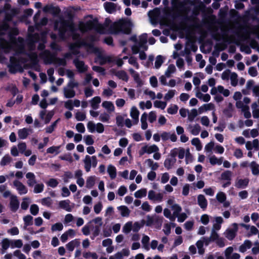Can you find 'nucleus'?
Segmentation results:
<instances>
[{"label":"nucleus","mask_w":259,"mask_h":259,"mask_svg":"<svg viewBox=\"0 0 259 259\" xmlns=\"http://www.w3.org/2000/svg\"><path fill=\"white\" fill-rule=\"evenodd\" d=\"M80 245L79 239H75L69 242L66 244V248L69 251H72L75 247H78Z\"/></svg>","instance_id":"2f4dec72"},{"label":"nucleus","mask_w":259,"mask_h":259,"mask_svg":"<svg viewBox=\"0 0 259 259\" xmlns=\"http://www.w3.org/2000/svg\"><path fill=\"white\" fill-rule=\"evenodd\" d=\"M10 209L13 212L16 211L19 207V201L16 196H11L10 202Z\"/></svg>","instance_id":"6ab92c4d"},{"label":"nucleus","mask_w":259,"mask_h":259,"mask_svg":"<svg viewBox=\"0 0 259 259\" xmlns=\"http://www.w3.org/2000/svg\"><path fill=\"white\" fill-rule=\"evenodd\" d=\"M59 206L66 211L70 212L72 210L73 207L70 205V201L68 200H62L59 203Z\"/></svg>","instance_id":"7c9ffc66"},{"label":"nucleus","mask_w":259,"mask_h":259,"mask_svg":"<svg viewBox=\"0 0 259 259\" xmlns=\"http://www.w3.org/2000/svg\"><path fill=\"white\" fill-rule=\"evenodd\" d=\"M163 215L165 217L168 219L169 220L174 221H175V216L171 214L170 210L167 208H164L163 210Z\"/></svg>","instance_id":"338daca9"},{"label":"nucleus","mask_w":259,"mask_h":259,"mask_svg":"<svg viewBox=\"0 0 259 259\" xmlns=\"http://www.w3.org/2000/svg\"><path fill=\"white\" fill-rule=\"evenodd\" d=\"M187 129L192 135L197 136L200 132L201 127L197 123L189 124L188 125Z\"/></svg>","instance_id":"a211bd4d"},{"label":"nucleus","mask_w":259,"mask_h":259,"mask_svg":"<svg viewBox=\"0 0 259 259\" xmlns=\"http://www.w3.org/2000/svg\"><path fill=\"white\" fill-rule=\"evenodd\" d=\"M171 5L172 9L174 11L179 14L182 13L184 5L183 2H181L180 0H178L177 1L172 2Z\"/></svg>","instance_id":"bb28decb"},{"label":"nucleus","mask_w":259,"mask_h":259,"mask_svg":"<svg viewBox=\"0 0 259 259\" xmlns=\"http://www.w3.org/2000/svg\"><path fill=\"white\" fill-rule=\"evenodd\" d=\"M12 161V158L8 154L5 155L1 159L0 164L5 166L10 164Z\"/></svg>","instance_id":"5fc2aeb1"},{"label":"nucleus","mask_w":259,"mask_h":259,"mask_svg":"<svg viewBox=\"0 0 259 259\" xmlns=\"http://www.w3.org/2000/svg\"><path fill=\"white\" fill-rule=\"evenodd\" d=\"M216 199L221 203L223 204L224 207H228L230 205V202L226 200V194L223 192H219L216 195Z\"/></svg>","instance_id":"dca6fc26"},{"label":"nucleus","mask_w":259,"mask_h":259,"mask_svg":"<svg viewBox=\"0 0 259 259\" xmlns=\"http://www.w3.org/2000/svg\"><path fill=\"white\" fill-rule=\"evenodd\" d=\"M231 84L233 87H236L238 84V75L235 72H231L230 75Z\"/></svg>","instance_id":"3c124183"},{"label":"nucleus","mask_w":259,"mask_h":259,"mask_svg":"<svg viewBox=\"0 0 259 259\" xmlns=\"http://www.w3.org/2000/svg\"><path fill=\"white\" fill-rule=\"evenodd\" d=\"M163 218L162 217H159L158 216L150 217L149 215L147 217L146 225L148 226H151L154 222L157 223L158 226V229H160L161 225L162 223Z\"/></svg>","instance_id":"4468645a"},{"label":"nucleus","mask_w":259,"mask_h":259,"mask_svg":"<svg viewBox=\"0 0 259 259\" xmlns=\"http://www.w3.org/2000/svg\"><path fill=\"white\" fill-rule=\"evenodd\" d=\"M148 198L154 202H161L163 199V194L157 193L155 191L151 190L148 192Z\"/></svg>","instance_id":"f8f14e48"},{"label":"nucleus","mask_w":259,"mask_h":259,"mask_svg":"<svg viewBox=\"0 0 259 259\" xmlns=\"http://www.w3.org/2000/svg\"><path fill=\"white\" fill-rule=\"evenodd\" d=\"M10 245L11 248H20L23 246V241L21 239H10Z\"/></svg>","instance_id":"37998d69"},{"label":"nucleus","mask_w":259,"mask_h":259,"mask_svg":"<svg viewBox=\"0 0 259 259\" xmlns=\"http://www.w3.org/2000/svg\"><path fill=\"white\" fill-rule=\"evenodd\" d=\"M233 175L232 172L230 170H226L221 174V179L223 180L231 181L232 176Z\"/></svg>","instance_id":"052dcab7"},{"label":"nucleus","mask_w":259,"mask_h":259,"mask_svg":"<svg viewBox=\"0 0 259 259\" xmlns=\"http://www.w3.org/2000/svg\"><path fill=\"white\" fill-rule=\"evenodd\" d=\"M139 105L141 109L144 110L145 108L148 109H151L152 104L150 101H147L145 102L144 101L140 102Z\"/></svg>","instance_id":"6e6d98bb"},{"label":"nucleus","mask_w":259,"mask_h":259,"mask_svg":"<svg viewBox=\"0 0 259 259\" xmlns=\"http://www.w3.org/2000/svg\"><path fill=\"white\" fill-rule=\"evenodd\" d=\"M73 62L78 72L83 73L88 70V66L85 65L82 61L76 59L74 60Z\"/></svg>","instance_id":"f3484780"},{"label":"nucleus","mask_w":259,"mask_h":259,"mask_svg":"<svg viewBox=\"0 0 259 259\" xmlns=\"http://www.w3.org/2000/svg\"><path fill=\"white\" fill-rule=\"evenodd\" d=\"M84 164V168L87 172H89L92 166L95 167L97 165V159L96 156H90L86 155L83 160Z\"/></svg>","instance_id":"0eeeda50"},{"label":"nucleus","mask_w":259,"mask_h":259,"mask_svg":"<svg viewBox=\"0 0 259 259\" xmlns=\"http://www.w3.org/2000/svg\"><path fill=\"white\" fill-rule=\"evenodd\" d=\"M147 194V189L145 188H143L137 191L134 193V196L136 198H140L146 196Z\"/></svg>","instance_id":"bf43d9fd"},{"label":"nucleus","mask_w":259,"mask_h":259,"mask_svg":"<svg viewBox=\"0 0 259 259\" xmlns=\"http://www.w3.org/2000/svg\"><path fill=\"white\" fill-rule=\"evenodd\" d=\"M191 144L196 147V150L198 151H200L202 148L201 142L198 138H193L191 140Z\"/></svg>","instance_id":"864d4df0"},{"label":"nucleus","mask_w":259,"mask_h":259,"mask_svg":"<svg viewBox=\"0 0 259 259\" xmlns=\"http://www.w3.org/2000/svg\"><path fill=\"white\" fill-rule=\"evenodd\" d=\"M179 107L177 105L171 104L167 109V112L170 114H175L177 113Z\"/></svg>","instance_id":"69168bd1"},{"label":"nucleus","mask_w":259,"mask_h":259,"mask_svg":"<svg viewBox=\"0 0 259 259\" xmlns=\"http://www.w3.org/2000/svg\"><path fill=\"white\" fill-rule=\"evenodd\" d=\"M252 245V242L249 240H245L243 243L241 244L239 248V251L240 252L244 253L247 249H250Z\"/></svg>","instance_id":"473e14b6"},{"label":"nucleus","mask_w":259,"mask_h":259,"mask_svg":"<svg viewBox=\"0 0 259 259\" xmlns=\"http://www.w3.org/2000/svg\"><path fill=\"white\" fill-rule=\"evenodd\" d=\"M130 73L132 74L134 80L137 83L138 87H141L143 84V81L140 78L139 75L138 73L134 70V69L131 68L129 69Z\"/></svg>","instance_id":"c756f323"},{"label":"nucleus","mask_w":259,"mask_h":259,"mask_svg":"<svg viewBox=\"0 0 259 259\" xmlns=\"http://www.w3.org/2000/svg\"><path fill=\"white\" fill-rule=\"evenodd\" d=\"M198 115V112L196 109L193 108L189 110L188 114V120L189 121H193L195 118Z\"/></svg>","instance_id":"a18cd8bd"},{"label":"nucleus","mask_w":259,"mask_h":259,"mask_svg":"<svg viewBox=\"0 0 259 259\" xmlns=\"http://www.w3.org/2000/svg\"><path fill=\"white\" fill-rule=\"evenodd\" d=\"M39 39V36L38 34H35L34 35L29 34V48L30 50L32 49L34 43Z\"/></svg>","instance_id":"58836bf2"},{"label":"nucleus","mask_w":259,"mask_h":259,"mask_svg":"<svg viewBox=\"0 0 259 259\" xmlns=\"http://www.w3.org/2000/svg\"><path fill=\"white\" fill-rule=\"evenodd\" d=\"M232 226V228H228L224 233L225 237L229 240H232L235 237L238 230L237 224L233 223Z\"/></svg>","instance_id":"9b49d317"},{"label":"nucleus","mask_w":259,"mask_h":259,"mask_svg":"<svg viewBox=\"0 0 259 259\" xmlns=\"http://www.w3.org/2000/svg\"><path fill=\"white\" fill-rule=\"evenodd\" d=\"M107 170L110 178L111 179H114L116 177V167L111 164H109L107 167Z\"/></svg>","instance_id":"a19ab883"},{"label":"nucleus","mask_w":259,"mask_h":259,"mask_svg":"<svg viewBox=\"0 0 259 259\" xmlns=\"http://www.w3.org/2000/svg\"><path fill=\"white\" fill-rule=\"evenodd\" d=\"M102 106L109 112H112L115 110L113 104L110 101H104L102 104Z\"/></svg>","instance_id":"79ce46f5"},{"label":"nucleus","mask_w":259,"mask_h":259,"mask_svg":"<svg viewBox=\"0 0 259 259\" xmlns=\"http://www.w3.org/2000/svg\"><path fill=\"white\" fill-rule=\"evenodd\" d=\"M13 185L20 195L26 194L28 192L26 186L18 180H15L13 182Z\"/></svg>","instance_id":"ddd939ff"},{"label":"nucleus","mask_w":259,"mask_h":259,"mask_svg":"<svg viewBox=\"0 0 259 259\" xmlns=\"http://www.w3.org/2000/svg\"><path fill=\"white\" fill-rule=\"evenodd\" d=\"M252 174L254 176L259 175V164L255 161H252L249 163Z\"/></svg>","instance_id":"c9c22d12"},{"label":"nucleus","mask_w":259,"mask_h":259,"mask_svg":"<svg viewBox=\"0 0 259 259\" xmlns=\"http://www.w3.org/2000/svg\"><path fill=\"white\" fill-rule=\"evenodd\" d=\"M147 116L146 113H144L141 116V128L144 130H146L148 127V123L147 122Z\"/></svg>","instance_id":"09e8293b"},{"label":"nucleus","mask_w":259,"mask_h":259,"mask_svg":"<svg viewBox=\"0 0 259 259\" xmlns=\"http://www.w3.org/2000/svg\"><path fill=\"white\" fill-rule=\"evenodd\" d=\"M176 70V68L175 65L170 64L168 66L167 69L165 71L164 74L167 77H169L171 76V74L175 72Z\"/></svg>","instance_id":"4d7b16f0"},{"label":"nucleus","mask_w":259,"mask_h":259,"mask_svg":"<svg viewBox=\"0 0 259 259\" xmlns=\"http://www.w3.org/2000/svg\"><path fill=\"white\" fill-rule=\"evenodd\" d=\"M165 59V58L161 55H158L156 56L154 63V67L156 69H159L163 63Z\"/></svg>","instance_id":"c03bdc74"},{"label":"nucleus","mask_w":259,"mask_h":259,"mask_svg":"<svg viewBox=\"0 0 259 259\" xmlns=\"http://www.w3.org/2000/svg\"><path fill=\"white\" fill-rule=\"evenodd\" d=\"M83 256L85 258L98 259V256L96 252H85L83 253Z\"/></svg>","instance_id":"774afa93"},{"label":"nucleus","mask_w":259,"mask_h":259,"mask_svg":"<svg viewBox=\"0 0 259 259\" xmlns=\"http://www.w3.org/2000/svg\"><path fill=\"white\" fill-rule=\"evenodd\" d=\"M43 11L46 13H50L53 14H58L60 10L57 7H54L51 5H46L43 8Z\"/></svg>","instance_id":"a878e982"},{"label":"nucleus","mask_w":259,"mask_h":259,"mask_svg":"<svg viewBox=\"0 0 259 259\" xmlns=\"http://www.w3.org/2000/svg\"><path fill=\"white\" fill-rule=\"evenodd\" d=\"M167 105L166 102H163L161 101L156 100L154 102V106L157 108H160L162 110L165 109Z\"/></svg>","instance_id":"e2e57ef3"},{"label":"nucleus","mask_w":259,"mask_h":259,"mask_svg":"<svg viewBox=\"0 0 259 259\" xmlns=\"http://www.w3.org/2000/svg\"><path fill=\"white\" fill-rule=\"evenodd\" d=\"M198 204L202 209H204L207 205V201L203 195H199L197 197Z\"/></svg>","instance_id":"f704fd0d"},{"label":"nucleus","mask_w":259,"mask_h":259,"mask_svg":"<svg viewBox=\"0 0 259 259\" xmlns=\"http://www.w3.org/2000/svg\"><path fill=\"white\" fill-rule=\"evenodd\" d=\"M133 228V222L129 221L126 222L122 227V232L125 234H128Z\"/></svg>","instance_id":"603ef678"},{"label":"nucleus","mask_w":259,"mask_h":259,"mask_svg":"<svg viewBox=\"0 0 259 259\" xmlns=\"http://www.w3.org/2000/svg\"><path fill=\"white\" fill-rule=\"evenodd\" d=\"M26 178L27 179V184L29 187H32L36 183L35 175L31 172H28L26 174Z\"/></svg>","instance_id":"4be33fe9"},{"label":"nucleus","mask_w":259,"mask_h":259,"mask_svg":"<svg viewBox=\"0 0 259 259\" xmlns=\"http://www.w3.org/2000/svg\"><path fill=\"white\" fill-rule=\"evenodd\" d=\"M2 246V250L5 251L9 247H11L10 239L7 238H4L1 243Z\"/></svg>","instance_id":"49530a36"},{"label":"nucleus","mask_w":259,"mask_h":259,"mask_svg":"<svg viewBox=\"0 0 259 259\" xmlns=\"http://www.w3.org/2000/svg\"><path fill=\"white\" fill-rule=\"evenodd\" d=\"M176 162V158H167L164 161V165L167 169H169L174 165Z\"/></svg>","instance_id":"de8ad7c7"},{"label":"nucleus","mask_w":259,"mask_h":259,"mask_svg":"<svg viewBox=\"0 0 259 259\" xmlns=\"http://www.w3.org/2000/svg\"><path fill=\"white\" fill-rule=\"evenodd\" d=\"M79 28L82 32L93 28L95 29L97 31L100 33H104L105 32L104 27L102 25L95 23L92 21H88L85 23L80 22L79 24Z\"/></svg>","instance_id":"39448f33"},{"label":"nucleus","mask_w":259,"mask_h":259,"mask_svg":"<svg viewBox=\"0 0 259 259\" xmlns=\"http://www.w3.org/2000/svg\"><path fill=\"white\" fill-rule=\"evenodd\" d=\"M131 39L134 41L137 42L138 47L144 50H147L148 47L146 45L147 41V36L146 34H143L137 38L136 36H133L131 37Z\"/></svg>","instance_id":"6e6552de"},{"label":"nucleus","mask_w":259,"mask_h":259,"mask_svg":"<svg viewBox=\"0 0 259 259\" xmlns=\"http://www.w3.org/2000/svg\"><path fill=\"white\" fill-rule=\"evenodd\" d=\"M54 114L53 111H50L47 112L46 110H42L39 113V116L41 119L44 121L45 124H48L51 120Z\"/></svg>","instance_id":"2eb2a0df"},{"label":"nucleus","mask_w":259,"mask_h":259,"mask_svg":"<svg viewBox=\"0 0 259 259\" xmlns=\"http://www.w3.org/2000/svg\"><path fill=\"white\" fill-rule=\"evenodd\" d=\"M132 26L133 23L131 20L121 19L112 24L111 32L112 33H117L121 31L125 33H129Z\"/></svg>","instance_id":"20e7f679"},{"label":"nucleus","mask_w":259,"mask_h":259,"mask_svg":"<svg viewBox=\"0 0 259 259\" xmlns=\"http://www.w3.org/2000/svg\"><path fill=\"white\" fill-rule=\"evenodd\" d=\"M101 102V99L99 96H96L89 101L91 106L94 110L98 109Z\"/></svg>","instance_id":"c85d7f7f"},{"label":"nucleus","mask_w":259,"mask_h":259,"mask_svg":"<svg viewBox=\"0 0 259 259\" xmlns=\"http://www.w3.org/2000/svg\"><path fill=\"white\" fill-rule=\"evenodd\" d=\"M145 163L153 170H156L158 167V163L154 162L151 159H146L145 161Z\"/></svg>","instance_id":"8fccbe9b"},{"label":"nucleus","mask_w":259,"mask_h":259,"mask_svg":"<svg viewBox=\"0 0 259 259\" xmlns=\"http://www.w3.org/2000/svg\"><path fill=\"white\" fill-rule=\"evenodd\" d=\"M31 202V200L28 197H24L22 199V202L21 204V207L24 210L28 208L29 204Z\"/></svg>","instance_id":"680f3d73"},{"label":"nucleus","mask_w":259,"mask_h":259,"mask_svg":"<svg viewBox=\"0 0 259 259\" xmlns=\"http://www.w3.org/2000/svg\"><path fill=\"white\" fill-rule=\"evenodd\" d=\"M110 119V115L106 112H103L99 116V120L103 122H109Z\"/></svg>","instance_id":"0e129e2a"},{"label":"nucleus","mask_w":259,"mask_h":259,"mask_svg":"<svg viewBox=\"0 0 259 259\" xmlns=\"http://www.w3.org/2000/svg\"><path fill=\"white\" fill-rule=\"evenodd\" d=\"M75 235V231L72 229H69L61 235L60 239L62 242L64 243L67 240L68 238H73Z\"/></svg>","instance_id":"b1692460"},{"label":"nucleus","mask_w":259,"mask_h":259,"mask_svg":"<svg viewBox=\"0 0 259 259\" xmlns=\"http://www.w3.org/2000/svg\"><path fill=\"white\" fill-rule=\"evenodd\" d=\"M140 112L136 106H133L130 111V116L133 119V124H137L139 122Z\"/></svg>","instance_id":"aec40b11"},{"label":"nucleus","mask_w":259,"mask_h":259,"mask_svg":"<svg viewBox=\"0 0 259 259\" xmlns=\"http://www.w3.org/2000/svg\"><path fill=\"white\" fill-rule=\"evenodd\" d=\"M25 54H21L20 56L16 55L15 57H11L10 63L9 65V70L12 73H15L16 71L20 70L22 67H24L30 63L34 65L38 62L37 55L33 52H30L28 55V59H25Z\"/></svg>","instance_id":"f03ea898"},{"label":"nucleus","mask_w":259,"mask_h":259,"mask_svg":"<svg viewBox=\"0 0 259 259\" xmlns=\"http://www.w3.org/2000/svg\"><path fill=\"white\" fill-rule=\"evenodd\" d=\"M39 58L45 64L53 63L55 59V55L48 51H44L39 54Z\"/></svg>","instance_id":"9d476101"},{"label":"nucleus","mask_w":259,"mask_h":259,"mask_svg":"<svg viewBox=\"0 0 259 259\" xmlns=\"http://www.w3.org/2000/svg\"><path fill=\"white\" fill-rule=\"evenodd\" d=\"M32 132L31 129L27 128H23L19 129L18 131V135L19 138L22 140L26 139L29 135L30 133Z\"/></svg>","instance_id":"5701e85b"},{"label":"nucleus","mask_w":259,"mask_h":259,"mask_svg":"<svg viewBox=\"0 0 259 259\" xmlns=\"http://www.w3.org/2000/svg\"><path fill=\"white\" fill-rule=\"evenodd\" d=\"M104 7L108 13H112L115 11L116 5L110 2H106L104 4Z\"/></svg>","instance_id":"e433bc0d"},{"label":"nucleus","mask_w":259,"mask_h":259,"mask_svg":"<svg viewBox=\"0 0 259 259\" xmlns=\"http://www.w3.org/2000/svg\"><path fill=\"white\" fill-rule=\"evenodd\" d=\"M157 151H159V149L156 145H149L146 144L142 147L139 151V154L140 155H142L144 154H151Z\"/></svg>","instance_id":"1a4fd4ad"},{"label":"nucleus","mask_w":259,"mask_h":259,"mask_svg":"<svg viewBox=\"0 0 259 259\" xmlns=\"http://www.w3.org/2000/svg\"><path fill=\"white\" fill-rule=\"evenodd\" d=\"M209 162L211 165H220L223 163V158H217L215 155H212L209 158Z\"/></svg>","instance_id":"4c0bfd02"},{"label":"nucleus","mask_w":259,"mask_h":259,"mask_svg":"<svg viewBox=\"0 0 259 259\" xmlns=\"http://www.w3.org/2000/svg\"><path fill=\"white\" fill-rule=\"evenodd\" d=\"M4 29L7 31L8 34L0 35V48L6 53L11 51H14L16 53L22 52L24 42L23 39L18 38V40L10 33L8 30V25L5 24L3 26Z\"/></svg>","instance_id":"f257e3e1"},{"label":"nucleus","mask_w":259,"mask_h":259,"mask_svg":"<svg viewBox=\"0 0 259 259\" xmlns=\"http://www.w3.org/2000/svg\"><path fill=\"white\" fill-rule=\"evenodd\" d=\"M117 210L122 217H128L130 216L131 210L125 205H121L117 207Z\"/></svg>","instance_id":"cd10ccee"},{"label":"nucleus","mask_w":259,"mask_h":259,"mask_svg":"<svg viewBox=\"0 0 259 259\" xmlns=\"http://www.w3.org/2000/svg\"><path fill=\"white\" fill-rule=\"evenodd\" d=\"M132 51L133 54H137L139 53V58L141 60H145L146 59V54L143 51H140V48L137 45H135L133 46Z\"/></svg>","instance_id":"72a5a7b5"},{"label":"nucleus","mask_w":259,"mask_h":259,"mask_svg":"<svg viewBox=\"0 0 259 259\" xmlns=\"http://www.w3.org/2000/svg\"><path fill=\"white\" fill-rule=\"evenodd\" d=\"M79 85V83L77 81L69 80L63 89L64 97L66 98H73L76 95L74 88H78Z\"/></svg>","instance_id":"423d86ee"},{"label":"nucleus","mask_w":259,"mask_h":259,"mask_svg":"<svg viewBox=\"0 0 259 259\" xmlns=\"http://www.w3.org/2000/svg\"><path fill=\"white\" fill-rule=\"evenodd\" d=\"M215 223L213 224L211 231L217 232L221 228V224L223 223V219L221 217L214 218Z\"/></svg>","instance_id":"393cba45"},{"label":"nucleus","mask_w":259,"mask_h":259,"mask_svg":"<svg viewBox=\"0 0 259 259\" xmlns=\"http://www.w3.org/2000/svg\"><path fill=\"white\" fill-rule=\"evenodd\" d=\"M175 227V224L174 223H167L164 224L163 231L164 233L168 235L171 232V226Z\"/></svg>","instance_id":"13d9d810"},{"label":"nucleus","mask_w":259,"mask_h":259,"mask_svg":"<svg viewBox=\"0 0 259 259\" xmlns=\"http://www.w3.org/2000/svg\"><path fill=\"white\" fill-rule=\"evenodd\" d=\"M149 241L150 238L149 236L146 235H143L141 242L142 244L143 248L146 250H149L150 249V246L149 244Z\"/></svg>","instance_id":"ea45409f"},{"label":"nucleus","mask_w":259,"mask_h":259,"mask_svg":"<svg viewBox=\"0 0 259 259\" xmlns=\"http://www.w3.org/2000/svg\"><path fill=\"white\" fill-rule=\"evenodd\" d=\"M55 28L59 30L60 36L62 39L65 38V33L68 30L72 35L73 39L77 40L79 37L78 34L74 32V25L71 21H66L60 18L58 21L56 22Z\"/></svg>","instance_id":"7ed1b4c3"},{"label":"nucleus","mask_w":259,"mask_h":259,"mask_svg":"<svg viewBox=\"0 0 259 259\" xmlns=\"http://www.w3.org/2000/svg\"><path fill=\"white\" fill-rule=\"evenodd\" d=\"M249 183V179H237L235 182V186L239 189L246 188Z\"/></svg>","instance_id":"412c9836"}]
</instances>
